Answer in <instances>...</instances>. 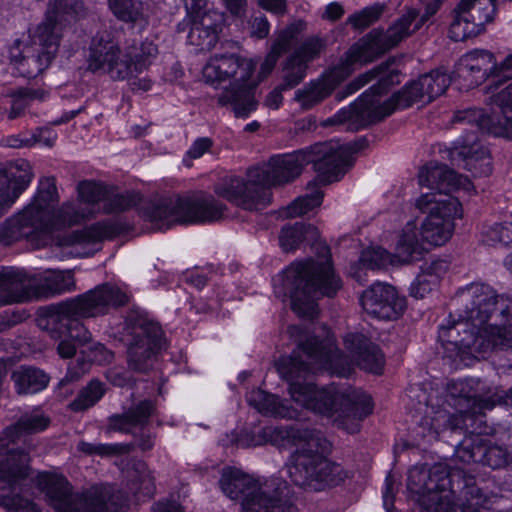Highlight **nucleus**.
I'll use <instances>...</instances> for the list:
<instances>
[{"instance_id":"nucleus-50","label":"nucleus","mask_w":512,"mask_h":512,"mask_svg":"<svg viewBox=\"0 0 512 512\" xmlns=\"http://www.w3.org/2000/svg\"><path fill=\"white\" fill-rule=\"evenodd\" d=\"M454 18L450 24V38L456 42L465 41L468 38L479 35L483 30L474 22L469 20L456 8L453 9Z\"/></svg>"},{"instance_id":"nucleus-58","label":"nucleus","mask_w":512,"mask_h":512,"mask_svg":"<svg viewBox=\"0 0 512 512\" xmlns=\"http://www.w3.org/2000/svg\"><path fill=\"white\" fill-rule=\"evenodd\" d=\"M134 73H136V69H134V63L128 50L123 54L119 49L116 57H114V60L108 67L107 74L113 80H124L132 77Z\"/></svg>"},{"instance_id":"nucleus-21","label":"nucleus","mask_w":512,"mask_h":512,"mask_svg":"<svg viewBox=\"0 0 512 512\" xmlns=\"http://www.w3.org/2000/svg\"><path fill=\"white\" fill-rule=\"evenodd\" d=\"M387 51L389 49L379 36V30H372L360 43L352 46L337 65L331 68L327 79L343 81L352 74L355 63L372 62Z\"/></svg>"},{"instance_id":"nucleus-63","label":"nucleus","mask_w":512,"mask_h":512,"mask_svg":"<svg viewBox=\"0 0 512 512\" xmlns=\"http://www.w3.org/2000/svg\"><path fill=\"white\" fill-rule=\"evenodd\" d=\"M361 260L370 269H380L390 262V254L385 249L376 247L363 252Z\"/></svg>"},{"instance_id":"nucleus-32","label":"nucleus","mask_w":512,"mask_h":512,"mask_svg":"<svg viewBox=\"0 0 512 512\" xmlns=\"http://www.w3.org/2000/svg\"><path fill=\"white\" fill-rule=\"evenodd\" d=\"M32 299L49 298L75 289V280L70 271H50L33 275Z\"/></svg>"},{"instance_id":"nucleus-35","label":"nucleus","mask_w":512,"mask_h":512,"mask_svg":"<svg viewBox=\"0 0 512 512\" xmlns=\"http://www.w3.org/2000/svg\"><path fill=\"white\" fill-rule=\"evenodd\" d=\"M33 449L31 445L27 449H9L8 457L0 462V481L13 488L19 480L26 478L29 470V452Z\"/></svg>"},{"instance_id":"nucleus-27","label":"nucleus","mask_w":512,"mask_h":512,"mask_svg":"<svg viewBox=\"0 0 512 512\" xmlns=\"http://www.w3.org/2000/svg\"><path fill=\"white\" fill-rule=\"evenodd\" d=\"M33 275L17 267H0V306L32 300Z\"/></svg>"},{"instance_id":"nucleus-36","label":"nucleus","mask_w":512,"mask_h":512,"mask_svg":"<svg viewBox=\"0 0 512 512\" xmlns=\"http://www.w3.org/2000/svg\"><path fill=\"white\" fill-rule=\"evenodd\" d=\"M247 402L263 415L292 419L295 417V410L276 395L267 393L261 389L252 390L247 395Z\"/></svg>"},{"instance_id":"nucleus-28","label":"nucleus","mask_w":512,"mask_h":512,"mask_svg":"<svg viewBox=\"0 0 512 512\" xmlns=\"http://www.w3.org/2000/svg\"><path fill=\"white\" fill-rule=\"evenodd\" d=\"M345 347L356 359L360 368L365 371L381 374L385 364V356L379 347L363 334L351 333L344 338Z\"/></svg>"},{"instance_id":"nucleus-48","label":"nucleus","mask_w":512,"mask_h":512,"mask_svg":"<svg viewBox=\"0 0 512 512\" xmlns=\"http://www.w3.org/2000/svg\"><path fill=\"white\" fill-rule=\"evenodd\" d=\"M93 214L94 210L92 209H80L73 203H64L57 211H55V207L53 208L52 229L58 226L79 224L81 221L92 217Z\"/></svg>"},{"instance_id":"nucleus-41","label":"nucleus","mask_w":512,"mask_h":512,"mask_svg":"<svg viewBox=\"0 0 512 512\" xmlns=\"http://www.w3.org/2000/svg\"><path fill=\"white\" fill-rule=\"evenodd\" d=\"M108 4L118 20L140 28L148 25V18L140 0H108Z\"/></svg>"},{"instance_id":"nucleus-14","label":"nucleus","mask_w":512,"mask_h":512,"mask_svg":"<svg viewBox=\"0 0 512 512\" xmlns=\"http://www.w3.org/2000/svg\"><path fill=\"white\" fill-rule=\"evenodd\" d=\"M416 207L428 213L421 225L422 240L434 246L446 243L454 231L453 219L462 214L457 198H437L435 194H423L416 200Z\"/></svg>"},{"instance_id":"nucleus-6","label":"nucleus","mask_w":512,"mask_h":512,"mask_svg":"<svg viewBox=\"0 0 512 512\" xmlns=\"http://www.w3.org/2000/svg\"><path fill=\"white\" fill-rule=\"evenodd\" d=\"M128 302V296L117 286L105 283L81 295L47 307L46 329L54 338L67 334L80 345L91 342L92 334L81 322L108 313Z\"/></svg>"},{"instance_id":"nucleus-1","label":"nucleus","mask_w":512,"mask_h":512,"mask_svg":"<svg viewBox=\"0 0 512 512\" xmlns=\"http://www.w3.org/2000/svg\"><path fill=\"white\" fill-rule=\"evenodd\" d=\"M296 348L277 364L280 375L289 382L291 398L299 405L329 417H334L338 428L348 433L360 431L361 422L373 410L370 395L360 389L338 390L331 386L317 389L308 378L321 369L332 370L346 377L349 368L337 369L342 355L331 337L320 340L298 325L287 329Z\"/></svg>"},{"instance_id":"nucleus-26","label":"nucleus","mask_w":512,"mask_h":512,"mask_svg":"<svg viewBox=\"0 0 512 512\" xmlns=\"http://www.w3.org/2000/svg\"><path fill=\"white\" fill-rule=\"evenodd\" d=\"M496 70L495 58L491 52L474 50L459 59L455 73L471 88L482 84Z\"/></svg>"},{"instance_id":"nucleus-43","label":"nucleus","mask_w":512,"mask_h":512,"mask_svg":"<svg viewBox=\"0 0 512 512\" xmlns=\"http://www.w3.org/2000/svg\"><path fill=\"white\" fill-rule=\"evenodd\" d=\"M423 251L414 223H407L396 246V254L403 263L418 259Z\"/></svg>"},{"instance_id":"nucleus-8","label":"nucleus","mask_w":512,"mask_h":512,"mask_svg":"<svg viewBox=\"0 0 512 512\" xmlns=\"http://www.w3.org/2000/svg\"><path fill=\"white\" fill-rule=\"evenodd\" d=\"M283 286L291 299L292 310L301 318L313 319L318 314L316 299L333 297L341 288V280L328 260H306L291 264L283 275Z\"/></svg>"},{"instance_id":"nucleus-61","label":"nucleus","mask_w":512,"mask_h":512,"mask_svg":"<svg viewBox=\"0 0 512 512\" xmlns=\"http://www.w3.org/2000/svg\"><path fill=\"white\" fill-rule=\"evenodd\" d=\"M487 245L512 243V222L494 224L483 233V240Z\"/></svg>"},{"instance_id":"nucleus-29","label":"nucleus","mask_w":512,"mask_h":512,"mask_svg":"<svg viewBox=\"0 0 512 512\" xmlns=\"http://www.w3.org/2000/svg\"><path fill=\"white\" fill-rule=\"evenodd\" d=\"M419 185L427 187L439 198L451 196L452 189L462 184V176H458L447 165L429 163L424 166L418 175Z\"/></svg>"},{"instance_id":"nucleus-45","label":"nucleus","mask_w":512,"mask_h":512,"mask_svg":"<svg viewBox=\"0 0 512 512\" xmlns=\"http://www.w3.org/2000/svg\"><path fill=\"white\" fill-rule=\"evenodd\" d=\"M306 22L303 20H296L285 28L275 33V39L271 48L278 52L280 55L287 53L292 46L297 42L299 36L306 30Z\"/></svg>"},{"instance_id":"nucleus-19","label":"nucleus","mask_w":512,"mask_h":512,"mask_svg":"<svg viewBox=\"0 0 512 512\" xmlns=\"http://www.w3.org/2000/svg\"><path fill=\"white\" fill-rule=\"evenodd\" d=\"M464 133L455 142L450 151L452 162L462 161L464 168L471 171L474 176H488L492 166L488 149L479 142V132L476 127L466 126V130H457Z\"/></svg>"},{"instance_id":"nucleus-56","label":"nucleus","mask_w":512,"mask_h":512,"mask_svg":"<svg viewBox=\"0 0 512 512\" xmlns=\"http://www.w3.org/2000/svg\"><path fill=\"white\" fill-rule=\"evenodd\" d=\"M44 92L35 89H20L16 93L12 94L11 107L8 112V119L14 120L21 117L25 110L28 108L31 101L35 99H42Z\"/></svg>"},{"instance_id":"nucleus-11","label":"nucleus","mask_w":512,"mask_h":512,"mask_svg":"<svg viewBox=\"0 0 512 512\" xmlns=\"http://www.w3.org/2000/svg\"><path fill=\"white\" fill-rule=\"evenodd\" d=\"M123 340L128 368L136 373H150L165 344L160 325L138 311H130L125 318Z\"/></svg>"},{"instance_id":"nucleus-3","label":"nucleus","mask_w":512,"mask_h":512,"mask_svg":"<svg viewBox=\"0 0 512 512\" xmlns=\"http://www.w3.org/2000/svg\"><path fill=\"white\" fill-rule=\"evenodd\" d=\"M511 297L484 283H471L459 289L451 301L454 316L439 327L442 346L461 361L484 358L494 350L512 348L511 315L502 312Z\"/></svg>"},{"instance_id":"nucleus-33","label":"nucleus","mask_w":512,"mask_h":512,"mask_svg":"<svg viewBox=\"0 0 512 512\" xmlns=\"http://www.w3.org/2000/svg\"><path fill=\"white\" fill-rule=\"evenodd\" d=\"M155 412V405L151 400H142L122 414H115L109 418V429L122 433H131L135 427L143 428L148 424Z\"/></svg>"},{"instance_id":"nucleus-25","label":"nucleus","mask_w":512,"mask_h":512,"mask_svg":"<svg viewBox=\"0 0 512 512\" xmlns=\"http://www.w3.org/2000/svg\"><path fill=\"white\" fill-rule=\"evenodd\" d=\"M9 58L19 74L26 78H35L49 67L53 56L47 55L43 48L31 41L24 43L16 40L9 50Z\"/></svg>"},{"instance_id":"nucleus-44","label":"nucleus","mask_w":512,"mask_h":512,"mask_svg":"<svg viewBox=\"0 0 512 512\" xmlns=\"http://www.w3.org/2000/svg\"><path fill=\"white\" fill-rule=\"evenodd\" d=\"M105 394L104 383L98 379H92L83 387L77 397L69 404L74 412H81L94 406Z\"/></svg>"},{"instance_id":"nucleus-42","label":"nucleus","mask_w":512,"mask_h":512,"mask_svg":"<svg viewBox=\"0 0 512 512\" xmlns=\"http://www.w3.org/2000/svg\"><path fill=\"white\" fill-rule=\"evenodd\" d=\"M50 424V419L42 413L32 412L22 415L18 421L5 429V435H11L15 443L22 435H29L45 430Z\"/></svg>"},{"instance_id":"nucleus-5","label":"nucleus","mask_w":512,"mask_h":512,"mask_svg":"<svg viewBox=\"0 0 512 512\" xmlns=\"http://www.w3.org/2000/svg\"><path fill=\"white\" fill-rule=\"evenodd\" d=\"M389 63H382L365 72L350 83L342 91L336 94L337 100H342L377 79L366 92H364L354 103L347 108L341 109L333 117L326 119L323 126H333L347 124V129L358 131L368 125L382 121L390 116L395 110L406 109L413 104L423 101L426 102V96L417 80L406 84L401 90L394 93L388 100L381 103L380 97L386 94L394 85L400 83L399 72L395 69L390 70Z\"/></svg>"},{"instance_id":"nucleus-20","label":"nucleus","mask_w":512,"mask_h":512,"mask_svg":"<svg viewBox=\"0 0 512 512\" xmlns=\"http://www.w3.org/2000/svg\"><path fill=\"white\" fill-rule=\"evenodd\" d=\"M363 309L370 315L383 320H396L406 309V299L390 284L377 282L362 293Z\"/></svg>"},{"instance_id":"nucleus-30","label":"nucleus","mask_w":512,"mask_h":512,"mask_svg":"<svg viewBox=\"0 0 512 512\" xmlns=\"http://www.w3.org/2000/svg\"><path fill=\"white\" fill-rule=\"evenodd\" d=\"M120 232L118 225L111 221L95 223L81 230L73 231L58 239L59 246H88L112 239Z\"/></svg>"},{"instance_id":"nucleus-9","label":"nucleus","mask_w":512,"mask_h":512,"mask_svg":"<svg viewBox=\"0 0 512 512\" xmlns=\"http://www.w3.org/2000/svg\"><path fill=\"white\" fill-rule=\"evenodd\" d=\"M219 484L227 497L241 502L243 512H298L285 481L261 484L238 468L224 467Z\"/></svg>"},{"instance_id":"nucleus-24","label":"nucleus","mask_w":512,"mask_h":512,"mask_svg":"<svg viewBox=\"0 0 512 512\" xmlns=\"http://www.w3.org/2000/svg\"><path fill=\"white\" fill-rule=\"evenodd\" d=\"M33 178V172L27 161L11 164L7 170H0V217L14 204L26 190Z\"/></svg>"},{"instance_id":"nucleus-18","label":"nucleus","mask_w":512,"mask_h":512,"mask_svg":"<svg viewBox=\"0 0 512 512\" xmlns=\"http://www.w3.org/2000/svg\"><path fill=\"white\" fill-rule=\"evenodd\" d=\"M495 402L490 398L474 399L470 407L465 411L448 413L446 411H437L431 418L430 426L436 435L442 432L450 431L452 433H486V424L484 421V412L491 410Z\"/></svg>"},{"instance_id":"nucleus-13","label":"nucleus","mask_w":512,"mask_h":512,"mask_svg":"<svg viewBox=\"0 0 512 512\" xmlns=\"http://www.w3.org/2000/svg\"><path fill=\"white\" fill-rule=\"evenodd\" d=\"M227 207L212 195L202 193L186 197L161 199L152 207V221L167 220V228L173 222L204 223L222 219Z\"/></svg>"},{"instance_id":"nucleus-59","label":"nucleus","mask_w":512,"mask_h":512,"mask_svg":"<svg viewBox=\"0 0 512 512\" xmlns=\"http://www.w3.org/2000/svg\"><path fill=\"white\" fill-rule=\"evenodd\" d=\"M307 67L301 60L293 59V56L289 55L284 65L282 88L291 89L302 82L306 75Z\"/></svg>"},{"instance_id":"nucleus-38","label":"nucleus","mask_w":512,"mask_h":512,"mask_svg":"<svg viewBox=\"0 0 512 512\" xmlns=\"http://www.w3.org/2000/svg\"><path fill=\"white\" fill-rule=\"evenodd\" d=\"M458 453H462L460 457L467 462H481L493 469L506 465L508 458L506 449L498 445L473 444L471 449L463 448Z\"/></svg>"},{"instance_id":"nucleus-64","label":"nucleus","mask_w":512,"mask_h":512,"mask_svg":"<svg viewBox=\"0 0 512 512\" xmlns=\"http://www.w3.org/2000/svg\"><path fill=\"white\" fill-rule=\"evenodd\" d=\"M436 278L427 276L424 272H421L416 280L410 287V294L416 299H423L427 294L432 292L438 287Z\"/></svg>"},{"instance_id":"nucleus-54","label":"nucleus","mask_w":512,"mask_h":512,"mask_svg":"<svg viewBox=\"0 0 512 512\" xmlns=\"http://www.w3.org/2000/svg\"><path fill=\"white\" fill-rule=\"evenodd\" d=\"M141 201L138 193L128 192L125 194H114L108 189L106 199L103 204L104 213H119L135 207Z\"/></svg>"},{"instance_id":"nucleus-15","label":"nucleus","mask_w":512,"mask_h":512,"mask_svg":"<svg viewBox=\"0 0 512 512\" xmlns=\"http://www.w3.org/2000/svg\"><path fill=\"white\" fill-rule=\"evenodd\" d=\"M505 87L494 96L495 107L491 114L479 108H468L455 113V130H466V126L476 127L480 131L499 137H512V97H505Z\"/></svg>"},{"instance_id":"nucleus-10","label":"nucleus","mask_w":512,"mask_h":512,"mask_svg":"<svg viewBox=\"0 0 512 512\" xmlns=\"http://www.w3.org/2000/svg\"><path fill=\"white\" fill-rule=\"evenodd\" d=\"M40 485L49 504L58 512H125V494L109 485L74 493L68 480L57 474L42 476Z\"/></svg>"},{"instance_id":"nucleus-4","label":"nucleus","mask_w":512,"mask_h":512,"mask_svg":"<svg viewBox=\"0 0 512 512\" xmlns=\"http://www.w3.org/2000/svg\"><path fill=\"white\" fill-rule=\"evenodd\" d=\"M267 443L278 448L299 446L289 457L287 471L290 480L301 488L322 491L336 487L350 477L349 471L324 455L328 442L315 429L300 424L266 426L257 434L244 431L238 439V445L242 447Z\"/></svg>"},{"instance_id":"nucleus-57","label":"nucleus","mask_w":512,"mask_h":512,"mask_svg":"<svg viewBox=\"0 0 512 512\" xmlns=\"http://www.w3.org/2000/svg\"><path fill=\"white\" fill-rule=\"evenodd\" d=\"M79 199L89 205H95L100 202L104 204L108 188L102 183L93 180H84L77 186Z\"/></svg>"},{"instance_id":"nucleus-53","label":"nucleus","mask_w":512,"mask_h":512,"mask_svg":"<svg viewBox=\"0 0 512 512\" xmlns=\"http://www.w3.org/2000/svg\"><path fill=\"white\" fill-rule=\"evenodd\" d=\"M84 9L81 0H53L48 4L47 12L56 19H63L67 26L72 19L79 16Z\"/></svg>"},{"instance_id":"nucleus-40","label":"nucleus","mask_w":512,"mask_h":512,"mask_svg":"<svg viewBox=\"0 0 512 512\" xmlns=\"http://www.w3.org/2000/svg\"><path fill=\"white\" fill-rule=\"evenodd\" d=\"M455 8L482 30L486 23L494 19L496 13L495 0H460Z\"/></svg>"},{"instance_id":"nucleus-62","label":"nucleus","mask_w":512,"mask_h":512,"mask_svg":"<svg viewBox=\"0 0 512 512\" xmlns=\"http://www.w3.org/2000/svg\"><path fill=\"white\" fill-rule=\"evenodd\" d=\"M0 505L9 512H40L35 503L18 494L0 497Z\"/></svg>"},{"instance_id":"nucleus-60","label":"nucleus","mask_w":512,"mask_h":512,"mask_svg":"<svg viewBox=\"0 0 512 512\" xmlns=\"http://www.w3.org/2000/svg\"><path fill=\"white\" fill-rule=\"evenodd\" d=\"M385 10V5L374 4L364 8L362 11L349 16L347 22L350 23L355 29H366L374 22H376Z\"/></svg>"},{"instance_id":"nucleus-47","label":"nucleus","mask_w":512,"mask_h":512,"mask_svg":"<svg viewBox=\"0 0 512 512\" xmlns=\"http://www.w3.org/2000/svg\"><path fill=\"white\" fill-rule=\"evenodd\" d=\"M309 188L311 189L309 194L297 198L281 212V215L287 218L298 217L320 206L323 198L322 191H320L314 183L309 184Z\"/></svg>"},{"instance_id":"nucleus-12","label":"nucleus","mask_w":512,"mask_h":512,"mask_svg":"<svg viewBox=\"0 0 512 512\" xmlns=\"http://www.w3.org/2000/svg\"><path fill=\"white\" fill-rule=\"evenodd\" d=\"M59 196L54 177L40 180L36 194L21 211L5 221L6 235L12 239L28 237L52 229L53 208Z\"/></svg>"},{"instance_id":"nucleus-22","label":"nucleus","mask_w":512,"mask_h":512,"mask_svg":"<svg viewBox=\"0 0 512 512\" xmlns=\"http://www.w3.org/2000/svg\"><path fill=\"white\" fill-rule=\"evenodd\" d=\"M224 23L223 14L218 11H210L201 16L185 19L177 26V31H185L189 27L187 40L198 51L206 52L215 47L222 32Z\"/></svg>"},{"instance_id":"nucleus-23","label":"nucleus","mask_w":512,"mask_h":512,"mask_svg":"<svg viewBox=\"0 0 512 512\" xmlns=\"http://www.w3.org/2000/svg\"><path fill=\"white\" fill-rule=\"evenodd\" d=\"M442 2L433 0L427 3L423 10L409 7L387 31H379V36L388 49L397 46L404 38L418 31L440 9Z\"/></svg>"},{"instance_id":"nucleus-34","label":"nucleus","mask_w":512,"mask_h":512,"mask_svg":"<svg viewBox=\"0 0 512 512\" xmlns=\"http://www.w3.org/2000/svg\"><path fill=\"white\" fill-rule=\"evenodd\" d=\"M119 49L118 44L108 34H97L90 45L87 58L88 69L92 72L103 70L107 73Z\"/></svg>"},{"instance_id":"nucleus-55","label":"nucleus","mask_w":512,"mask_h":512,"mask_svg":"<svg viewBox=\"0 0 512 512\" xmlns=\"http://www.w3.org/2000/svg\"><path fill=\"white\" fill-rule=\"evenodd\" d=\"M326 48V40L319 36H310L306 38L295 50L290 54L293 59H299L305 65L320 57Z\"/></svg>"},{"instance_id":"nucleus-37","label":"nucleus","mask_w":512,"mask_h":512,"mask_svg":"<svg viewBox=\"0 0 512 512\" xmlns=\"http://www.w3.org/2000/svg\"><path fill=\"white\" fill-rule=\"evenodd\" d=\"M15 391L19 395L34 394L45 389L49 376L39 368L20 366L11 374Z\"/></svg>"},{"instance_id":"nucleus-49","label":"nucleus","mask_w":512,"mask_h":512,"mask_svg":"<svg viewBox=\"0 0 512 512\" xmlns=\"http://www.w3.org/2000/svg\"><path fill=\"white\" fill-rule=\"evenodd\" d=\"M134 449V445L131 443H117V444H101V443H89L80 441L77 444V450L86 455L93 456L98 455L101 457H113L129 454Z\"/></svg>"},{"instance_id":"nucleus-31","label":"nucleus","mask_w":512,"mask_h":512,"mask_svg":"<svg viewBox=\"0 0 512 512\" xmlns=\"http://www.w3.org/2000/svg\"><path fill=\"white\" fill-rule=\"evenodd\" d=\"M66 27L63 19H56L46 11L43 21L30 30V41L55 57Z\"/></svg>"},{"instance_id":"nucleus-51","label":"nucleus","mask_w":512,"mask_h":512,"mask_svg":"<svg viewBox=\"0 0 512 512\" xmlns=\"http://www.w3.org/2000/svg\"><path fill=\"white\" fill-rule=\"evenodd\" d=\"M127 50L134 63L136 73H142L144 70L148 69L158 53L157 46L151 41L135 43Z\"/></svg>"},{"instance_id":"nucleus-46","label":"nucleus","mask_w":512,"mask_h":512,"mask_svg":"<svg viewBox=\"0 0 512 512\" xmlns=\"http://www.w3.org/2000/svg\"><path fill=\"white\" fill-rule=\"evenodd\" d=\"M417 81L426 96V102H431L442 95L451 82L448 75L440 70L421 75Z\"/></svg>"},{"instance_id":"nucleus-17","label":"nucleus","mask_w":512,"mask_h":512,"mask_svg":"<svg viewBox=\"0 0 512 512\" xmlns=\"http://www.w3.org/2000/svg\"><path fill=\"white\" fill-rule=\"evenodd\" d=\"M464 495L450 493L441 494L422 500V512H486L491 503L490 497L476 484L475 477L465 474Z\"/></svg>"},{"instance_id":"nucleus-16","label":"nucleus","mask_w":512,"mask_h":512,"mask_svg":"<svg viewBox=\"0 0 512 512\" xmlns=\"http://www.w3.org/2000/svg\"><path fill=\"white\" fill-rule=\"evenodd\" d=\"M465 472L460 468L448 469L441 464L432 467H414L409 471L407 487L419 496V504L422 507L424 498L432 497L449 490L450 493L464 495Z\"/></svg>"},{"instance_id":"nucleus-52","label":"nucleus","mask_w":512,"mask_h":512,"mask_svg":"<svg viewBox=\"0 0 512 512\" xmlns=\"http://www.w3.org/2000/svg\"><path fill=\"white\" fill-rule=\"evenodd\" d=\"M333 88L324 82L312 83L296 92V100L303 109H310L332 93Z\"/></svg>"},{"instance_id":"nucleus-7","label":"nucleus","mask_w":512,"mask_h":512,"mask_svg":"<svg viewBox=\"0 0 512 512\" xmlns=\"http://www.w3.org/2000/svg\"><path fill=\"white\" fill-rule=\"evenodd\" d=\"M255 67L251 59L231 53L211 56L203 68V77L208 83L232 81L218 95L217 102L230 107L236 117H248L258 107V82L251 78Z\"/></svg>"},{"instance_id":"nucleus-2","label":"nucleus","mask_w":512,"mask_h":512,"mask_svg":"<svg viewBox=\"0 0 512 512\" xmlns=\"http://www.w3.org/2000/svg\"><path fill=\"white\" fill-rule=\"evenodd\" d=\"M366 143L365 139L347 145L318 143L290 154L274 156L269 162L249 169L247 179H225L215 185L214 192L244 210H260L271 203V186L293 181L309 163L318 173V182L326 185L338 181L353 165V154Z\"/></svg>"},{"instance_id":"nucleus-39","label":"nucleus","mask_w":512,"mask_h":512,"mask_svg":"<svg viewBox=\"0 0 512 512\" xmlns=\"http://www.w3.org/2000/svg\"><path fill=\"white\" fill-rule=\"evenodd\" d=\"M319 238L318 229L312 224L296 222L292 226H284L279 234L281 248L286 251L297 249L302 242L316 243Z\"/></svg>"}]
</instances>
